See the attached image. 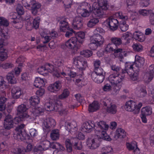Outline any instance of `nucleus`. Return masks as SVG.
Returning a JSON list of instances; mask_svg holds the SVG:
<instances>
[{
  "label": "nucleus",
  "instance_id": "cd10ccee",
  "mask_svg": "<svg viewBox=\"0 0 154 154\" xmlns=\"http://www.w3.org/2000/svg\"><path fill=\"white\" fill-rule=\"evenodd\" d=\"M31 6V11L32 14L34 15H36L38 13V10L40 8L41 5L40 4L35 2V1Z\"/></svg>",
  "mask_w": 154,
  "mask_h": 154
},
{
  "label": "nucleus",
  "instance_id": "f03ea898",
  "mask_svg": "<svg viewBox=\"0 0 154 154\" xmlns=\"http://www.w3.org/2000/svg\"><path fill=\"white\" fill-rule=\"evenodd\" d=\"M25 125H18L15 129L13 136L14 139L18 140H22L25 139L26 133L24 129Z\"/></svg>",
  "mask_w": 154,
  "mask_h": 154
},
{
  "label": "nucleus",
  "instance_id": "4be33fe9",
  "mask_svg": "<svg viewBox=\"0 0 154 154\" xmlns=\"http://www.w3.org/2000/svg\"><path fill=\"white\" fill-rule=\"evenodd\" d=\"M61 87V82L59 81L56 82L54 84H51L48 87V89L51 92L59 91Z\"/></svg>",
  "mask_w": 154,
  "mask_h": 154
},
{
  "label": "nucleus",
  "instance_id": "2f4dec72",
  "mask_svg": "<svg viewBox=\"0 0 154 154\" xmlns=\"http://www.w3.org/2000/svg\"><path fill=\"white\" fill-rule=\"evenodd\" d=\"M7 79L8 82L10 84H14L17 82V80L14 77V72L8 73L7 75Z\"/></svg>",
  "mask_w": 154,
  "mask_h": 154
},
{
  "label": "nucleus",
  "instance_id": "c756f323",
  "mask_svg": "<svg viewBox=\"0 0 154 154\" xmlns=\"http://www.w3.org/2000/svg\"><path fill=\"white\" fill-rule=\"evenodd\" d=\"M60 23V30L61 31L65 32L70 28L69 27L68 22L65 20L61 21Z\"/></svg>",
  "mask_w": 154,
  "mask_h": 154
},
{
  "label": "nucleus",
  "instance_id": "7ed1b4c3",
  "mask_svg": "<svg viewBox=\"0 0 154 154\" xmlns=\"http://www.w3.org/2000/svg\"><path fill=\"white\" fill-rule=\"evenodd\" d=\"M94 128L96 131L97 134L103 133L106 134V131L109 128V125L106 124V123L103 121H101L99 122H96L95 124L92 123Z\"/></svg>",
  "mask_w": 154,
  "mask_h": 154
},
{
  "label": "nucleus",
  "instance_id": "6e6552de",
  "mask_svg": "<svg viewBox=\"0 0 154 154\" xmlns=\"http://www.w3.org/2000/svg\"><path fill=\"white\" fill-rule=\"evenodd\" d=\"M119 17L122 19L120 22L119 27L121 30L123 32H125L128 28V25L126 23L125 20L128 19V17L126 16L123 15L122 13L119 14Z\"/></svg>",
  "mask_w": 154,
  "mask_h": 154
},
{
  "label": "nucleus",
  "instance_id": "774afa93",
  "mask_svg": "<svg viewBox=\"0 0 154 154\" xmlns=\"http://www.w3.org/2000/svg\"><path fill=\"white\" fill-rule=\"evenodd\" d=\"M8 33L4 32L3 31H0V40H2L4 43V41L8 38Z\"/></svg>",
  "mask_w": 154,
  "mask_h": 154
},
{
  "label": "nucleus",
  "instance_id": "473e14b6",
  "mask_svg": "<svg viewBox=\"0 0 154 154\" xmlns=\"http://www.w3.org/2000/svg\"><path fill=\"white\" fill-rule=\"evenodd\" d=\"M99 108V105L97 102H93L89 105L88 111L90 112H94L98 110Z\"/></svg>",
  "mask_w": 154,
  "mask_h": 154
},
{
  "label": "nucleus",
  "instance_id": "680f3d73",
  "mask_svg": "<svg viewBox=\"0 0 154 154\" xmlns=\"http://www.w3.org/2000/svg\"><path fill=\"white\" fill-rule=\"evenodd\" d=\"M54 63L55 66H60L63 65L64 61L60 58H59L54 60Z\"/></svg>",
  "mask_w": 154,
  "mask_h": 154
},
{
  "label": "nucleus",
  "instance_id": "c85d7f7f",
  "mask_svg": "<svg viewBox=\"0 0 154 154\" xmlns=\"http://www.w3.org/2000/svg\"><path fill=\"white\" fill-rule=\"evenodd\" d=\"M45 108L47 111H57L58 110L57 107L54 106V103L50 102H47L44 105Z\"/></svg>",
  "mask_w": 154,
  "mask_h": 154
},
{
  "label": "nucleus",
  "instance_id": "9d476101",
  "mask_svg": "<svg viewBox=\"0 0 154 154\" xmlns=\"http://www.w3.org/2000/svg\"><path fill=\"white\" fill-rule=\"evenodd\" d=\"M87 146L92 149L97 148L100 145L99 141L97 138L93 139H88L87 141Z\"/></svg>",
  "mask_w": 154,
  "mask_h": 154
},
{
  "label": "nucleus",
  "instance_id": "ddd939ff",
  "mask_svg": "<svg viewBox=\"0 0 154 154\" xmlns=\"http://www.w3.org/2000/svg\"><path fill=\"white\" fill-rule=\"evenodd\" d=\"M56 125V122L54 119L50 118L45 120L42 125L43 129H50L51 127H54Z\"/></svg>",
  "mask_w": 154,
  "mask_h": 154
},
{
  "label": "nucleus",
  "instance_id": "a18cd8bd",
  "mask_svg": "<svg viewBox=\"0 0 154 154\" xmlns=\"http://www.w3.org/2000/svg\"><path fill=\"white\" fill-rule=\"evenodd\" d=\"M7 85L3 78L0 77V92H4V90L6 88Z\"/></svg>",
  "mask_w": 154,
  "mask_h": 154
},
{
  "label": "nucleus",
  "instance_id": "ea45409f",
  "mask_svg": "<svg viewBox=\"0 0 154 154\" xmlns=\"http://www.w3.org/2000/svg\"><path fill=\"white\" fill-rule=\"evenodd\" d=\"M39 98L37 96H33L30 97L29 101L31 105L35 106L39 103Z\"/></svg>",
  "mask_w": 154,
  "mask_h": 154
},
{
  "label": "nucleus",
  "instance_id": "603ef678",
  "mask_svg": "<svg viewBox=\"0 0 154 154\" xmlns=\"http://www.w3.org/2000/svg\"><path fill=\"white\" fill-rule=\"evenodd\" d=\"M38 73L43 75H46L47 74V70L46 67V65L44 66L39 67L37 69Z\"/></svg>",
  "mask_w": 154,
  "mask_h": 154
},
{
  "label": "nucleus",
  "instance_id": "de8ad7c7",
  "mask_svg": "<svg viewBox=\"0 0 154 154\" xmlns=\"http://www.w3.org/2000/svg\"><path fill=\"white\" fill-rule=\"evenodd\" d=\"M69 94V90L67 89H65L63 91L62 94L58 96V98L61 100L64 99L68 97Z\"/></svg>",
  "mask_w": 154,
  "mask_h": 154
},
{
  "label": "nucleus",
  "instance_id": "72a5a7b5",
  "mask_svg": "<svg viewBox=\"0 0 154 154\" xmlns=\"http://www.w3.org/2000/svg\"><path fill=\"white\" fill-rule=\"evenodd\" d=\"M104 9L101 7H99L98 8L95 9L94 11L93 12L96 16L99 18L103 17L105 14Z\"/></svg>",
  "mask_w": 154,
  "mask_h": 154
},
{
  "label": "nucleus",
  "instance_id": "0e129e2a",
  "mask_svg": "<svg viewBox=\"0 0 154 154\" xmlns=\"http://www.w3.org/2000/svg\"><path fill=\"white\" fill-rule=\"evenodd\" d=\"M139 14L143 16H147L149 14H150L152 12L151 10H147L145 9H141L139 10Z\"/></svg>",
  "mask_w": 154,
  "mask_h": 154
},
{
  "label": "nucleus",
  "instance_id": "a878e982",
  "mask_svg": "<svg viewBox=\"0 0 154 154\" xmlns=\"http://www.w3.org/2000/svg\"><path fill=\"white\" fill-rule=\"evenodd\" d=\"M144 63V58L139 56L136 55L135 57V64L136 66L137 67H141L142 66Z\"/></svg>",
  "mask_w": 154,
  "mask_h": 154
},
{
  "label": "nucleus",
  "instance_id": "1a4fd4ad",
  "mask_svg": "<svg viewBox=\"0 0 154 154\" xmlns=\"http://www.w3.org/2000/svg\"><path fill=\"white\" fill-rule=\"evenodd\" d=\"M124 51L122 49L118 48V47H116L112 44H109L106 46L105 50V52L106 53H110L112 52H113L114 53H118L119 52L123 53Z\"/></svg>",
  "mask_w": 154,
  "mask_h": 154
},
{
  "label": "nucleus",
  "instance_id": "bf43d9fd",
  "mask_svg": "<svg viewBox=\"0 0 154 154\" xmlns=\"http://www.w3.org/2000/svg\"><path fill=\"white\" fill-rule=\"evenodd\" d=\"M16 11L19 15L23 14L24 12L23 6L20 5H17L16 8Z\"/></svg>",
  "mask_w": 154,
  "mask_h": 154
},
{
  "label": "nucleus",
  "instance_id": "393cba45",
  "mask_svg": "<svg viewBox=\"0 0 154 154\" xmlns=\"http://www.w3.org/2000/svg\"><path fill=\"white\" fill-rule=\"evenodd\" d=\"M126 136V133L125 131L122 128H118L116 131V134L114 138L117 139L118 138L125 137Z\"/></svg>",
  "mask_w": 154,
  "mask_h": 154
},
{
  "label": "nucleus",
  "instance_id": "423d86ee",
  "mask_svg": "<svg viewBox=\"0 0 154 154\" xmlns=\"http://www.w3.org/2000/svg\"><path fill=\"white\" fill-rule=\"evenodd\" d=\"M86 4V9L79 8L77 10V13L84 17H88L92 11L93 9L91 8L90 5L87 3Z\"/></svg>",
  "mask_w": 154,
  "mask_h": 154
},
{
  "label": "nucleus",
  "instance_id": "f8f14e48",
  "mask_svg": "<svg viewBox=\"0 0 154 154\" xmlns=\"http://www.w3.org/2000/svg\"><path fill=\"white\" fill-rule=\"evenodd\" d=\"M13 121L11 116L9 114L6 116L4 122V128L6 129L10 130L13 127Z\"/></svg>",
  "mask_w": 154,
  "mask_h": 154
},
{
  "label": "nucleus",
  "instance_id": "5fc2aeb1",
  "mask_svg": "<svg viewBox=\"0 0 154 154\" xmlns=\"http://www.w3.org/2000/svg\"><path fill=\"white\" fill-rule=\"evenodd\" d=\"M92 52L91 51L87 50H84L80 52V54L85 57H88L92 55Z\"/></svg>",
  "mask_w": 154,
  "mask_h": 154
},
{
  "label": "nucleus",
  "instance_id": "e2e57ef3",
  "mask_svg": "<svg viewBox=\"0 0 154 154\" xmlns=\"http://www.w3.org/2000/svg\"><path fill=\"white\" fill-rule=\"evenodd\" d=\"M8 150V146L5 142L2 143L0 144V151L3 152Z\"/></svg>",
  "mask_w": 154,
  "mask_h": 154
},
{
  "label": "nucleus",
  "instance_id": "052dcab7",
  "mask_svg": "<svg viewBox=\"0 0 154 154\" xmlns=\"http://www.w3.org/2000/svg\"><path fill=\"white\" fill-rule=\"evenodd\" d=\"M147 94V92L144 88H140L138 92V95L141 97H145Z\"/></svg>",
  "mask_w": 154,
  "mask_h": 154
},
{
  "label": "nucleus",
  "instance_id": "bb28decb",
  "mask_svg": "<svg viewBox=\"0 0 154 154\" xmlns=\"http://www.w3.org/2000/svg\"><path fill=\"white\" fill-rule=\"evenodd\" d=\"M154 75V65H150L149 67L148 70L146 74V75L148 78L149 81L152 79Z\"/></svg>",
  "mask_w": 154,
  "mask_h": 154
},
{
  "label": "nucleus",
  "instance_id": "20e7f679",
  "mask_svg": "<svg viewBox=\"0 0 154 154\" xmlns=\"http://www.w3.org/2000/svg\"><path fill=\"white\" fill-rule=\"evenodd\" d=\"M102 104L103 105L106 112L110 114H114L117 111L116 106L112 103L110 99H106L102 101Z\"/></svg>",
  "mask_w": 154,
  "mask_h": 154
},
{
  "label": "nucleus",
  "instance_id": "a211bd4d",
  "mask_svg": "<svg viewBox=\"0 0 154 154\" xmlns=\"http://www.w3.org/2000/svg\"><path fill=\"white\" fill-rule=\"evenodd\" d=\"M66 129L69 131H70L72 134H75L77 130V125L75 122L71 123L65 122Z\"/></svg>",
  "mask_w": 154,
  "mask_h": 154
},
{
  "label": "nucleus",
  "instance_id": "37998d69",
  "mask_svg": "<svg viewBox=\"0 0 154 154\" xmlns=\"http://www.w3.org/2000/svg\"><path fill=\"white\" fill-rule=\"evenodd\" d=\"M59 131L58 129L53 130L51 134V137L53 140L58 139L59 138Z\"/></svg>",
  "mask_w": 154,
  "mask_h": 154
},
{
  "label": "nucleus",
  "instance_id": "b1692460",
  "mask_svg": "<svg viewBox=\"0 0 154 154\" xmlns=\"http://www.w3.org/2000/svg\"><path fill=\"white\" fill-rule=\"evenodd\" d=\"M46 82V81L45 79L37 77L36 78L35 80L34 85L36 88H40L42 86H44L45 85Z\"/></svg>",
  "mask_w": 154,
  "mask_h": 154
},
{
  "label": "nucleus",
  "instance_id": "412c9836",
  "mask_svg": "<svg viewBox=\"0 0 154 154\" xmlns=\"http://www.w3.org/2000/svg\"><path fill=\"white\" fill-rule=\"evenodd\" d=\"M22 93V92L21 89L18 87L14 86L12 89V95L14 99H17L19 98Z\"/></svg>",
  "mask_w": 154,
  "mask_h": 154
},
{
  "label": "nucleus",
  "instance_id": "13d9d810",
  "mask_svg": "<svg viewBox=\"0 0 154 154\" xmlns=\"http://www.w3.org/2000/svg\"><path fill=\"white\" fill-rule=\"evenodd\" d=\"M126 2L128 7L134 6L137 5L136 0H126Z\"/></svg>",
  "mask_w": 154,
  "mask_h": 154
},
{
  "label": "nucleus",
  "instance_id": "aec40b11",
  "mask_svg": "<svg viewBox=\"0 0 154 154\" xmlns=\"http://www.w3.org/2000/svg\"><path fill=\"white\" fill-rule=\"evenodd\" d=\"M92 122L90 123L86 122L84 123L81 128V131L84 132L89 133L91 132L94 126L92 124Z\"/></svg>",
  "mask_w": 154,
  "mask_h": 154
},
{
  "label": "nucleus",
  "instance_id": "6e6d98bb",
  "mask_svg": "<svg viewBox=\"0 0 154 154\" xmlns=\"http://www.w3.org/2000/svg\"><path fill=\"white\" fill-rule=\"evenodd\" d=\"M5 49L3 51V50L0 51V61H3L5 60L8 57L7 54L5 52Z\"/></svg>",
  "mask_w": 154,
  "mask_h": 154
},
{
  "label": "nucleus",
  "instance_id": "9b49d317",
  "mask_svg": "<svg viewBox=\"0 0 154 154\" xmlns=\"http://www.w3.org/2000/svg\"><path fill=\"white\" fill-rule=\"evenodd\" d=\"M32 18L29 16L27 18H25V20L28 23V25L30 26V28L33 27L36 29L38 28L39 26L40 18L39 17H37L35 18L33 21V23H31V21L32 20Z\"/></svg>",
  "mask_w": 154,
  "mask_h": 154
},
{
  "label": "nucleus",
  "instance_id": "e433bc0d",
  "mask_svg": "<svg viewBox=\"0 0 154 154\" xmlns=\"http://www.w3.org/2000/svg\"><path fill=\"white\" fill-rule=\"evenodd\" d=\"M75 36L76 37H75L77 38L79 43L82 44L85 38V33L83 32H79L76 34Z\"/></svg>",
  "mask_w": 154,
  "mask_h": 154
},
{
  "label": "nucleus",
  "instance_id": "49530a36",
  "mask_svg": "<svg viewBox=\"0 0 154 154\" xmlns=\"http://www.w3.org/2000/svg\"><path fill=\"white\" fill-rule=\"evenodd\" d=\"M12 152L15 154H25V148L21 146L12 150Z\"/></svg>",
  "mask_w": 154,
  "mask_h": 154
},
{
  "label": "nucleus",
  "instance_id": "4d7b16f0",
  "mask_svg": "<svg viewBox=\"0 0 154 154\" xmlns=\"http://www.w3.org/2000/svg\"><path fill=\"white\" fill-rule=\"evenodd\" d=\"M101 151L103 152V153L107 154L109 153H112L113 152V149L111 146H107L104 147L102 149Z\"/></svg>",
  "mask_w": 154,
  "mask_h": 154
},
{
  "label": "nucleus",
  "instance_id": "338daca9",
  "mask_svg": "<svg viewBox=\"0 0 154 154\" xmlns=\"http://www.w3.org/2000/svg\"><path fill=\"white\" fill-rule=\"evenodd\" d=\"M96 74L98 75H103L104 76L105 72L103 71V70L100 67L96 69H94V71Z\"/></svg>",
  "mask_w": 154,
  "mask_h": 154
},
{
  "label": "nucleus",
  "instance_id": "39448f33",
  "mask_svg": "<svg viewBox=\"0 0 154 154\" xmlns=\"http://www.w3.org/2000/svg\"><path fill=\"white\" fill-rule=\"evenodd\" d=\"M73 63L77 68L81 70H83L87 66V62L81 57L78 56L74 59Z\"/></svg>",
  "mask_w": 154,
  "mask_h": 154
},
{
  "label": "nucleus",
  "instance_id": "3c124183",
  "mask_svg": "<svg viewBox=\"0 0 154 154\" xmlns=\"http://www.w3.org/2000/svg\"><path fill=\"white\" fill-rule=\"evenodd\" d=\"M34 0H23L22 1L23 5L27 8L30 7L32 5L34 2Z\"/></svg>",
  "mask_w": 154,
  "mask_h": 154
},
{
  "label": "nucleus",
  "instance_id": "864d4df0",
  "mask_svg": "<svg viewBox=\"0 0 154 154\" xmlns=\"http://www.w3.org/2000/svg\"><path fill=\"white\" fill-rule=\"evenodd\" d=\"M44 111V109L42 108L37 107L35 108L33 111V113L35 116H39L40 114H41Z\"/></svg>",
  "mask_w": 154,
  "mask_h": 154
},
{
  "label": "nucleus",
  "instance_id": "8fccbe9b",
  "mask_svg": "<svg viewBox=\"0 0 154 154\" xmlns=\"http://www.w3.org/2000/svg\"><path fill=\"white\" fill-rule=\"evenodd\" d=\"M132 47L133 50L135 51L140 52L143 50L142 46L139 43L134 44Z\"/></svg>",
  "mask_w": 154,
  "mask_h": 154
},
{
  "label": "nucleus",
  "instance_id": "58836bf2",
  "mask_svg": "<svg viewBox=\"0 0 154 154\" xmlns=\"http://www.w3.org/2000/svg\"><path fill=\"white\" fill-rule=\"evenodd\" d=\"M133 65L131 63H128L125 66V71H123L125 72H126L130 76L132 75L134 73V71L133 67Z\"/></svg>",
  "mask_w": 154,
  "mask_h": 154
},
{
  "label": "nucleus",
  "instance_id": "7c9ffc66",
  "mask_svg": "<svg viewBox=\"0 0 154 154\" xmlns=\"http://www.w3.org/2000/svg\"><path fill=\"white\" fill-rule=\"evenodd\" d=\"M72 142L74 144V146L75 149L81 150L82 147V142L76 138L72 139Z\"/></svg>",
  "mask_w": 154,
  "mask_h": 154
},
{
  "label": "nucleus",
  "instance_id": "4c0bfd02",
  "mask_svg": "<svg viewBox=\"0 0 154 154\" xmlns=\"http://www.w3.org/2000/svg\"><path fill=\"white\" fill-rule=\"evenodd\" d=\"M98 5L104 10L108 9L109 5H108L107 0H98Z\"/></svg>",
  "mask_w": 154,
  "mask_h": 154
},
{
  "label": "nucleus",
  "instance_id": "0eeeda50",
  "mask_svg": "<svg viewBox=\"0 0 154 154\" xmlns=\"http://www.w3.org/2000/svg\"><path fill=\"white\" fill-rule=\"evenodd\" d=\"M106 23L109 28L113 31L117 29L119 25L118 20L112 17H110L107 19Z\"/></svg>",
  "mask_w": 154,
  "mask_h": 154
},
{
  "label": "nucleus",
  "instance_id": "79ce46f5",
  "mask_svg": "<svg viewBox=\"0 0 154 154\" xmlns=\"http://www.w3.org/2000/svg\"><path fill=\"white\" fill-rule=\"evenodd\" d=\"M65 143L67 152H71L72 151V143L71 140L69 139H66L65 140Z\"/></svg>",
  "mask_w": 154,
  "mask_h": 154
},
{
  "label": "nucleus",
  "instance_id": "5701e85b",
  "mask_svg": "<svg viewBox=\"0 0 154 154\" xmlns=\"http://www.w3.org/2000/svg\"><path fill=\"white\" fill-rule=\"evenodd\" d=\"M126 146L129 150H133V152L135 154H138L139 152V150L137 147V143L135 142H133L131 143H127Z\"/></svg>",
  "mask_w": 154,
  "mask_h": 154
},
{
  "label": "nucleus",
  "instance_id": "69168bd1",
  "mask_svg": "<svg viewBox=\"0 0 154 154\" xmlns=\"http://www.w3.org/2000/svg\"><path fill=\"white\" fill-rule=\"evenodd\" d=\"M90 43L89 44L88 46L92 50H95L97 48L98 46H100V45H98L97 43L94 42H92L91 40H90Z\"/></svg>",
  "mask_w": 154,
  "mask_h": 154
},
{
  "label": "nucleus",
  "instance_id": "f704fd0d",
  "mask_svg": "<svg viewBox=\"0 0 154 154\" xmlns=\"http://www.w3.org/2000/svg\"><path fill=\"white\" fill-rule=\"evenodd\" d=\"M99 20L98 18L92 17L88 21L87 23V26L90 28L93 27L97 25L99 22Z\"/></svg>",
  "mask_w": 154,
  "mask_h": 154
},
{
  "label": "nucleus",
  "instance_id": "4468645a",
  "mask_svg": "<svg viewBox=\"0 0 154 154\" xmlns=\"http://www.w3.org/2000/svg\"><path fill=\"white\" fill-rule=\"evenodd\" d=\"M78 42L77 38L75 37H73L69 39L65 43V45L68 48L72 49L76 48H78V47H77Z\"/></svg>",
  "mask_w": 154,
  "mask_h": 154
},
{
  "label": "nucleus",
  "instance_id": "c9c22d12",
  "mask_svg": "<svg viewBox=\"0 0 154 154\" xmlns=\"http://www.w3.org/2000/svg\"><path fill=\"white\" fill-rule=\"evenodd\" d=\"M141 113L146 116L150 115L152 113V108L149 106L143 107L141 109Z\"/></svg>",
  "mask_w": 154,
  "mask_h": 154
},
{
  "label": "nucleus",
  "instance_id": "f257e3e1",
  "mask_svg": "<svg viewBox=\"0 0 154 154\" xmlns=\"http://www.w3.org/2000/svg\"><path fill=\"white\" fill-rule=\"evenodd\" d=\"M125 72L122 70L121 74L114 73L110 75L109 77V80L112 85L113 90L116 94L118 93L122 87V81L125 77Z\"/></svg>",
  "mask_w": 154,
  "mask_h": 154
},
{
  "label": "nucleus",
  "instance_id": "2eb2a0df",
  "mask_svg": "<svg viewBox=\"0 0 154 154\" xmlns=\"http://www.w3.org/2000/svg\"><path fill=\"white\" fill-rule=\"evenodd\" d=\"M90 40L97 43L98 45L101 46L104 42V39L103 37L98 33L95 34L90 37Z\"/></svg>",
  "mask_w": 154,
  "mask_h": 154
},
{
  "label": "nucleus",
  "instance_id": "6ab92c4d",
  "mask_svg": "<svg viewBox=\"0 0 154 154\" xmlns=\"http://www.w3.org/2000/svg\"><path fill=\"white\" fill-rule=\"evenodd\" d=\"M136 103L133 100H130L126 102L125 105V108L126 110L132 112L136 111Z\"/></svg>",
  "mask_w": 154,
  "mask_h": 154
},
{
  "label": "nucleus",
  "instance_id": "09e8293b",
  "mask_svg": "<svg viewBox=\"0 0 154 154\" xmlns=\"http://www.w3.org/2000/svg\"><path fill=\"white\" fill-rule=\"evenodd\" d=\"M47 148L46 147H44V148H42L41 146L39 145L38 146H35L34 147L33 151L34 154H42V151L44 150V149H46Z\"/></svg>",
  "mask_w": 154,
  "mask_h": 154
},
{
  "label": "nucleus",
  "instance_id": "a19ab883",
  "mask_svg": "<svg viewBox=\"0 0 154 154\" xmlns=\"http://www.w3.org/2000/svg\"><path fill=\"white\" fill-rule=\"evenodd\" d=\"M133 36L136 40L138 41L143 42L145 40L144 35L141 33H138L137 32L133 33Z\"/></svg>",
  "mask_w": 154,
  "mask_h": 154
},
{
  "label": "nucleus",
  "instance_id": "c03bdc74",
  "mask_svg": "<svg viewBox=\"0 0 154 154\" xmlns=\"http://www.w3.org/2000/svg\"><path fill=\"white\" fill-rule=\"evenodd\" d=\"M111 40L114 45L118 47V46L122 44V41L121 38L116 37L112 38Z\"/></svg>",
  "mask_w": 154,
  "mask_h": 154
},
{
  "label": "nucleus",
  "instance_id": "dca6fc26",
  "mask_svg": "<svg viewBox=\"0 0 154 154\" xmlns=\"http://www.w3.org/2000/svg\"><path fill=\"white\" fill-rule=\"evenodd\" d=\"M83 24V23L81 17H76L73 19L72 26L74 29H79L82 27Z\"/></svg>",
  "mask_w": 154,
  "mask_h": 154
},
{
  "label": "nucleus",
  "instance_id": "f3484780",
  "mask_svg": "<svg viewBox=\"0 0 154 154\" xmlns=\"http://www.w3.org/2000/svg\"><path fill=\"white\" fill-rule=\"evenodd\" d=\"M28 108L26 106L23 104H21L18 107L17 111L18 115H20L21 117L28 118L29 116L27 114V110Z\"/></svg>",
  "mask_w": 154,
  "mask_h": 154
}]
</instances>
